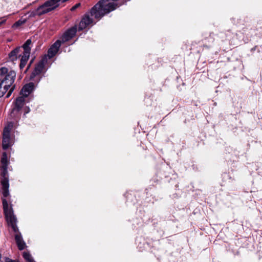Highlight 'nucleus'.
<instances>
[{
    "instance_id": "f257e3e1",
    "label": "nucleus",
    "mask_w": 262,
    "mask_h": 262,
    "mask_svg": "<svg viewBox=\"0 0 262 262\" xmlns=\"http://www.w3.org/2000/svg\"><path fill=\"white\" fill-rule=\"evenodd\" d=\"M117 5L115 3H111L110 0H101L96 4L90 12L86 13L80 21L78 29L82 30L94 23L93 17L99 19L105 14L114 10Z\"/></svg>"
},
{
    "instance_id": "f03ea898",
    "label": "nucleus",
    "mask_w": 262,
    "mask_h": 262,
    "mask_svg": "<svg viewBox=\"0 0 262 262\" xmlns=\"http://www.w3.org/2000/svg\"><path fill=\"white\" fill-rule=\"evenodd\" d=\"M3 206L4 214L7 223L15 233V240L17 247L20 250H22L25 249L26 245L16 226V218L14 215L12 205L11 203H8L6 199H3Z\"/></svg>"
},
{
    "instance_id": "7ed1b4c3",
    "label": "nucleus",
    "mask_w": 262,
    "mask_h": 262,
    "mask_svg": "<svg viewBox=\"0 0 262 262\" xmlns=\"http://www.w3.org/2000/svg\"><path fill=\"white\" fill-rule=\"evenodd\" d=\"M16 74L14 71L6 68H1V88L3 90L1 92V97L8 92L5 98H9L13 91L15 86L12 85L15 79Z\"/></svg>"
},
{
    "instance_id": "20e7f679",
    "label": "nucleus",
    "mask_w": 262,
    "mask_h": 262,
    "mask_svg": "<svg viewBox=\"0 0 262 262\" xmlns=\"http://www.w3.org/2000/svg\"><path fill=\"white\" fill-rule=\"evenodd\" d=\"M1 164H3V174L1 173V176H3L4 179L1 181V185H2L3 195L4 197H7L9 195V179L7 176V166L8 164L7 155L6 152L3 153V157L1 158Z\"/></svg>"
},
{
    "instance_id": "39448f33",
    "label": "nucleus",
    "mask_w": 262,
    "mask_h": 262,
    "mask_svg": "<svg viewBox=\"0 0 262 262\" xmlns=\"http://www.w3.org/2000/svg\"><path fill=\"white\" fill-rule=\"evenodd\" d=\"M14 127V123L9 122L5 125L3 134V148L6 149L11 146L13 143L12 138L11 137V132Z\"/></svg>"
},
{
    "instance_id": "423d86ee",
    "label": "nucleus",
    "mask_w": 262,
    "mask_h": 262,
    "mask_svg": "<svg viewBox=\"0 0 262 262\" xmlns=\"http://www.w3.org/2000/svg\"><path fill=\"white\" fill-rule=\"evenodd\" d=\"M31 43V40L30 39H28L22 47L24 49V53L19 64V68L20 70H23L24 68L30 57L31 51L30 45Z\"/></svg>"
},
{
    "instance_id": "0eeeda50",
    "label": "nucleus",
    "mask_w": 262,
    "mask_h": 262,
    "mask_svg": "<svg viewBox=\"0 0 262 262\" xmlns=\"http://www.w3.org/2000/svg\"><path fill=\"white\" fill-rule=\"evenodd\" d=\"M27 98H25L23 96H18L15 102L14 106L12 110L11 113V117L15 118L18 116L19 115V112L20 111L22 107L24 106L26 101Z\"/></svg>"
},
{
    "instance_id": "6e6552de",
    "label": "nucleus",
    "mask_w": 262,
    "mask_h": 262,
    "mask_svg": "<svg viewBox=\"0 0 262 262\" xmlns=\"http://www.w3.org/2000/svg\"><path fill=\"white\" fill-rule=\"evenodd\" d=\"M34 88V84L32 82H30L28 84H25L22 88L19 96H23L25 98H28L29 95L33 91Z\"/></svg>"
},
{
    "instance_id": "1a4fd4ad",
    "label": "nucleus",
    "mask_w": 262,
    "mask_h": 262,
    "mask_svg": "<svg viewBox=\"0 0 262 262\" xmlns=\"http://www.w3.org/2000/svg\"><path fill=\"white\" fill-rule=\"evenodd\" d=\"M76 28L73 27L67 31L60 38L61 42H66L71 39L75 34Z\"/></svg>"
},
{
    "instance_id": "9d476101",
    "label": "nucleus",
    "mask_w": 262,
    "mask_h": 262,
    "mask_svg": "<svg viewBox=\"0 0 262 262\" xmlns=\"http://www.w3.org/2000/svg\"><path fill=\"white\" fill-rule=\"evenodd\" d=\"M61 46V41L57 40L48 50V56L49 57H53L58 52Z\"/></svg>"
},
{
    "instance_id": "9b49d317",
    "label": "nucleus",
    "mask_w": 262,
    "mask_h": 262,
    "mask_svg": "<svg viewBox=\"0 0 262 262\" xmlns=\"http://www.w3.org/2000/svg\"><path fill=\"white\" fill-rule=\"evenodd\" d=\"M45 61L43 60H41L36 66L34 70L32 73L31 76V78L38 75L41 73L44 68Z\"/></svg>"
},
{
    "instance_id": "f8f14e48",
    "label": "nucleus",
    "mask_w": 262,
    "mask_h": 262,
    "mask_svg": "<svg viewBox=\"0 0 262 262\" xmlns=\"http://www.w3.org/2000/svg\"><path fill=\"white\" fill-rule=\"evenodd\" d=\"M21 47H17L15 48L14 50H12L9 54V58L10 60L12 61H13L17 58V56L18 55V53L21 51Z\"/></svg>"
},
{
    "instance_id": "ddd939ff",
    "label": "nucleus",
    "mask_w": 262,
    "mask_h": 262,
    "mask_svg": "<svg viewBox=\"0 0 262 262\" xmlns=\"http://www.w3.org/2000/svg\"><path fill=\"white\" fill-rule=\"evenodd\" d=\"M23 257L27 262H35L29 253L24 252Z\"/></svg>"
},
{
    "instance_id": "4468645a",
    "label": "nucleus",
    "mask_w": 262,
    "mask_h": 262,
    "mask_svg": "<svg viewBox=\"0 0 262 262\" xmlns=\"http://www.w3.org/2000/svg\"><path fill=\"white\" fill-rule=\"evenodd\" d=\"M26 19L24 20H19L17 21H16L15 24L14 25V26L18 27L19 26L26 23Z\"/></svg>"
},
{
    "instance_id": "2eb2a0df",
    "label": "nucleus",
    "mask_w": 262,
    "mask_h": 262,
    "mask_svg": "<svg viewBox=\"0 0 262 262\" xmlns=\"http://www.w3.org/2000/svg\"><path fill=\"white\" fill-rule=\"evenodd\" d=\"M80 6V3H78V4H76L75 6H74L73 7H72V8L71 9V10L74 11L77 8H78Z\"/></svg>"
},
{
    "instance_id": "dca6fc26",
    "label": "nucleus",
    "mask_w": 262,
    "mask_h": 262,
    "mask_svg": "<svg viewBox=\"0 0 262 262\" xmlns=\"http://www.w3.org/2000/svg\"><path fill=\"white\" fill-rule=\"evenodd\" d=\"M12 261H13V260L9 258H8V257L5 258V262H12Z\"/></svg>"
},
{
    "instance_id": "f3484780",
    "label": "nucleus",
    "mask_w": 262,
    "mask_h": 262,
    "mask_svg": "<svg viewBox=\"0 0 262 262\" xmlns=\"http://www.w3.org/2000/svg\"><path fill=\"white\" fill-rule=\"evenodd\" d=\"M32 62H33V60H32L31 61V62H30L28 66V67H27V69L25 70V72H26L28 71V69H29V68L30 67L31 64H32Z\"/></svg>"
},
{
    "instance_id": "a211bd4d",
    "label": "nucleus",
    "mask_w": 262,
    "mask_h": 262,
    "mask_svg": "<svg viewBox=\"0 0 262 262\" xmlns=\"http://www.w3.org/2000/svg\"><path fill=\"white\" fill-rule=\"evenodd\" d=\"M29 111H30V109H29V108H26V111H25V114H27V113H28L29 112Z\"/></svg>"
},
{
    "instance_id": "6ab92c4d",
    "label": "nucleus",
    "mask_w": 262,
    "mask_h": 262,
    "mask_svg": "<svg viewBox=\"0 0 262 262\" xmlns=\"http://www.w3.org/2000/svg\"><path fill=\"white\" fill-rule=\"evenodd\" d=\"M6 21V19H4L3 20L2 18H1V25L3 23H4V22Z\"/></svg>"
},
{
    "instance_id": "aec40b11",
    "label": "nucleus",
    "mask_w": 262,
    "mask_h": 262,
    "mask_svg": "<svg viewBox=\"0 0 262 262\" xmlns=\"http://www.w3.org/2000/svg\"><path fill=\"white\" fill-rule=\"evenodd\" d=\"M12 262H19L18 260H13Z\"/></svg>"
}]
</instances>
